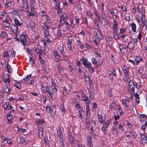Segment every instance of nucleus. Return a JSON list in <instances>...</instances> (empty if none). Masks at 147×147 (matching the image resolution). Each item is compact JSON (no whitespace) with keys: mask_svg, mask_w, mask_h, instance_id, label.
<instances>
[{"mask_svg":"<svg viewBox=\"0 0 147 147\" xmlns=\"http://www.w3.org/2000/svg\"><path fill=\"white\" fill-rule=\"evenodd\" d=\"M34 51L36 52L37 53H40V49L38 48L37 47H35L33 48Z\"/></svg>","mask_w":147,"mask_h":147,"instance_id":"obj_55","label":"nucleus"},{"mask_svg":"<svg viewBox=\"0 0 147 147\" xmlns=\"http://www.w3.org/2000/svg\"><path fill=\"white\" fill-rule=\"evenodd\" d=\"M44 141L45 145L48 146L49 144V141L48 140V138L47 136H45L44 139Z\"/></svg>","mask_w":147,"mask_h":147,"instance_id":"obj_42","label":"nucleus"},{"mask_svg":"<svg viewBox=\"0 0 147 147\" xmlns=\"http://www.w3.org/2000/svg\"><path fill=\"white\" fill-rule=\"evenodd\" d=\"M30 3L31 6V11L34 12L35 10L34 8L35 4L34 0H31Z\"/></svg>","mask_w":147,"mask_h":147,"instance_id":"obj_30","label":"nucleus"},{"mask_svg":"<svg viewBox=\"0 0 147 147\" xmlns=\"http://www.w3.org/2000/svg\"><path fill=\"white\" fill-rule=\"evenodd\" d=\"M31 75H28L26 76V77L23 79L24 81H27L29 80L31 78Z\"/></svg>","mask_w":147,"mask_h":147,"instance_id":"obj_45","label":"nucleus"},{"mask_svg":"<svg viewBox=\"0 0 147 147\" xmlns=\"http://www.w3.org/2000/svg\"><path fill=\"white\" fill-rule=\"evenodd\" d=\"M136 87L137 89H139L141 87V83L140 82H136Z\"/></svg>","mask_w":147,"mask_h":147,"instance_id":"obj_54","label":"nucleus"},{"mask_svg":"<svg viewBox=\"0 0 147 147\" xmlns=\"http://www.w3.org/2000/svg\"><path fill=\"white\" fill-rule=\"evenodd\" d=\"M60 1L59 0L56 2V5L55 6V8L56 9H60Z\"/></svg>","mask_w":147,"mask_h":147,"instance_id":"obj_44","label":"nucleus"},{"mask_svg":"<svg viewBox=\"0 0 147 147\" xmlns=\"http://www.w3.org/2000/svg\"><path fill=\"white\" fill-rule=\"evenodd\" d=\"M139 119L140 121H144L146 119V115L144 114H141L138 116Z\"/></svg>","mask_w":147,"mask_h":147,"instance_id":"obj_27","label":"nucleus"},{"mask_svg":"<svg viewBox=\"0 0 147 147\" xmlns=\"http://www.w3.org/2000/svg\"><path fill=\"white\" fill-rule=\"evenodd\" d=\"M46 111L50 113V116L52 118H54L56 114V109L55 105H47L46 107Z\"/></svg>","mask_w":147,"mask_h":147,"instance_id":"obj_2","label":"nucleus"},{"mask_svg":"<svg viewBox=\"0 0 147 147\" xmlns=\"http://www.w3.org/2000/svg\"><path fill=\"white\" fill-rule=\"evenodd\" d=\"M103 113L100 111L98 112V121L101 123H102L106 119V117L105 116H103Z\"/></svg>","mask_w":147,"mask_h":147,"instance_id":"obj_5","label":"nucleus"},{"mask_svg":"<svg viewBox=\"0 0 147 147\" xmlns=\"http://www.w3.org/2000/svg\"><path fill=\"white\" fill-rule=\"evenodd\" d=\"M58 49L60 52V54L63 57H65L66 56L65 53L64 51L63 47L59 46L58 47Z\"/></svg>","mask_w":147,"mask_h":147,"instance_id":"obj_23","label":"nucleus"},{"mask_svg":"<svg viewBox=\"0 0 147 147\" xmlns=\"http://www.w3.org/2000/svg\"><path fill=\"white\" fill-rule=\"evenodd\" d=\"M22 7L23 8L21 9L22 11H23L24 8L28 9V3L27 1L23 2L22 5Z\"/></svg>","mask_w":147,"mask_h":147,"instance_id":"obj_31","label":"nucleus"},{"mask_svg":"<svg viewBox=\"0 0 147 147\" xmlns=\"http://www.w3.org/2000/svg\"><path fill=\"white\" fill-rule=\"evenodd\" d=\"M113 25L111 27V28L113 30V32H117L118 30L117 27L118 26V23L117 20H113Z\"/></svg>","mask_w":147,"mask_h":147,"instance_id":"obj_11","label":"nucleus"},{"mask_svg":"<svg viewBox=\"0 0 147 147\" xmlns=\"http://www.w3.org/2000/svg\"><path fill=\"white\" fill-rule=\"evenodd\" d=\"M20 39L21 42L24 46H27L29 44V42L27 40L26 36L24 35L21 34L20 36Z\"/></svg>","mask_w":147,"mask_h":147,"instance_id":"obj_4","label":"nucleus"},{"mask_svg":"<svg viewBox=\"0 0 147 147\" xmlns=\"http://www.w3.org/2000/svg\"><path fill=\"white\" fill-rule=\"evenodd\" d=\"M6 67L8 73L11 74H12L13 72L12 69L8 63L7 64Z\"/></svg>","mask_w":147,"mask_h":147,"instance_id":"obj_37","label":"nucleus"},{"mask_svg":"<svg viewBox=\"0 0 147 147\" xmlns=\"http://www.w3.org/2000/svg\"><path fill=\"white\" fill-rule=\"evenodd\" d=\"M14 85V86L17 88L20 89L21 88V85L20 82L15 83Z\"/></svg>","mask_w":147,"mask_h":147,"instance_id":"obj_43","label":"nucleus"},{"mask_svg":"<svg viewBox=\"0 0 147 147\" xmlns=\"http://www.w3.org/2000/svg\"><path fill=\"white\" fill-rule=\"evenodd\" d=\"M122 69L124 75L128 76L129 73L128 68L124 65L122 68Z\"/></svg>","mask_w":147,"mask_h":147,"instance_id":"obj_28","label":"nucleus"},{"mask_svg":"<svg viewBox=\"0 0 147 147\" xmlns=\"http://www.w3.org/2000/svg\"><path fill=\"white\" fill-rule=\"evenodd\" d=\"M89 97L90 99H92L93 98V96L95 94V90L93 88H91L89 91Z\"/></svg>","mask_w":147,"mask_h":147,"instance_id":"obj_21","label":"nucleus"},{"mask_svg":"<svg viewBox=\"0 0 147 147\" xmlns=\"http://www.w3.org/2000/svg\"><path fill=\"white\" fill-rule=\"evenodd\" d=\"M141 23L142 24V27L144 26L146 27L147 26V20L146 19L145 17L144 14H141Z\"/></svg>","mask_w":147,"mask_h":147,"instance_id":"obj_10","label":"nucleus"},{"mask_svg":"<svg viewBox=\"0 0 147 147\" xmlns=\"http://www.w3.org/2000/svg\"><path fill=\"white\" fill-rule=\"evenodd\" d=\"M135 61L136 65H138L140 62H143V59L141 56L139 55L135 57Z\"/></svg>","mask_w":147,"mask_h":147,"instance_id":"obj_12","label":"nucleus"},{"mask_svg":"<svg viewBox=\"0 0 147 147\" xmlns=\"http://www.w3.org/2000/svg\"><path fill=\"white\" fill-rule=\"evenodd\" d=\"M91 62L94 64H96L97 63V61L95 58L93 57L91 59Z\"/></svg>","mask_w":147,"mask_h":147,"instance_id":"obj_58","label":"nucleus"},{"mask_svg":"<svg viewBox=\"0 0 147 147\" xmlns=\"http://www.w3.org/2000/svg\"><path fill=\"white\" fill-rule=\"evenodd\" d=\"M37 132L39 137L41 138H42L44 134V130L43 128L41 127H39L38 128Z\"/></svg>","mask_w":147,"mask_h":147,"instance_id":"obj_13","label":"nucleus"},{"mask_svg":"<svg viewBox=\"0 0 147 147\" xmlns=\"http://www.w3.org/2000/svg\"><path fill=\"white\" fill-rule=\"evenodd\" d=\"M60 108L61 110L63 112L65 113V107L64 105L62 104L60 105Z\"/></svg>","mask_w":147,"mask_h":147,"instance_id":"obj_51","label":"nucleus"},{"mask_svg":"<svg viewBox=\"0 0 147 147\" xmlns=\"http://www.w3.org/2000/svg\"><path fill=\"white\" fill-rule=\"evenodd\" d=\"M83 64L87 68H89L92 66V63L89 61L86 58H83L82 59Z\"/></svg>","mask_w":147,"mask_h":147,"instance_id":"obj_6","label":"nucleus"},{"mask_svg":"<svg viewBox=\"0 0 147 147\" xmlns=\"http://www.w3.org/2000/svg\"><path fill=\"white\" fill-rule=\"evenodd\" d=\"M119 129L121 130L122 131H125L124 127L121 125V123H119L118 125Z\"/></svg>","mask_w":147,"mask_h":147,"instance_id":"obj_52","label":"nucleus"},{"mask_svg":"<svg viewBox=\"0 0 147 147\" xmlns=\"http://www.w3.org/2000/svg\"><path fill=\"white\" fill-rule=\"evenodd\" d=\"M52 80V79L51 88L53 91L56 92L57 91L58 87L56 86L55 83Z\"/></svg>","mask_w":147,"mask_h":147,"instance_id":"obj_24","label":"nucleus"},{"mask_svg":"<svg viewBox=\"0 0 147 147\" xmlns=\"http://www.w3.org/2000/svg\"><path fill=\"white\" fill-rule=\"evenodd\" d=\"M68 37V41L67 43L69 44H71L72 41V37L71 36H69Z\"/></svg>","mask_w":147,"mask_h":147,"instance_id":"obj_64","label":"nucleus"},{"mask_svg":"<svg viewBox=\"0 0 147 147\" xmlns=\"http://www.w3.org/2000/svg\"><path fill=\"white\" fill-rule=\"evenodd\" d=\"M7 123L8 124H11L12 123V119L13 117L12 115L10 113L7 114Z\"/></svg>","mask_w":147,"mask_h":147,"instance_id":"obj_20","label":"nucleus"},{"mask_svg":"<svg viewBox=\"0 0 147 147\" xmlns=\"http://www.w3.org/2000/svg\"><path fill=\"white\" fill-rule=\"evenodd\" d=\"M54 55L57 61H59L61 60V58L60 55H59L58 52L57 51L54 50L53 51Z\"/></svg>","mask_w":147,"mask_h":147,"instance_id":"obj_22","label":"nucleus"},{"mask_svg":"<svg viewBox=\"0 0 147 147\" xmlns=\"http://www.w3.org/2000/svg\"><path fill=\"white\" fill-rule=\"evenodd\" d=\"M117 32H112V34L113 36V38L115 40H117L119 38V36Z\"/></svg>","mask_w":147,"mask_h":147,"instance_id":"obj_40","label":"nucleus"},{"mask_svg":"<svg viewBox=\"0 0 147 147\" xmlns=\"http://www.w3.org/2000/svg\"><path fill=\"white\" fill-rule=\"evenodd\" d=\"M121 102L122 103L125 105V107L126 109H128L129 107L128 105L126 103L125 100L123 99L122 100H121Z\"/></svg>","mask_w":147,"mask_h":147,"instance_id":"obj_50","label":"nucleus"},{"mask_svg":"<svg viewBox=\"0 0 147 147\" xmlns=\"http://www.w3.org/2000/svg\"><path fill=\"white\" fill-rule=\"evenodd\" d=\"M83 93L82 100L85 102L86 104L90 103V100L88 99V97L85 94L84 92H83Z\"/></svg>","mask_w":147,"mask_h":147,"instance_id":"obj_17","label":"nucleus"},{"mask_svg":"<svg viewBox=\"0 0 147 147\" xmlns=\"http://www.w3.org/2000/svg\"><path fill=\"white\" fill-rule=\"evenodd\" d=\"M129 26H131V30L134 32H136V26L134 22H133L129 24Z\"/></svg>","mask_w":147,"mask_h":147,"instance_id":"obj_29","label":"nucleus"},{"mask_svg":"<svg viewBox=\"0 0 147 147\" xmlns=\"http://www.w3.org/2000/svg\"><path fill=\"white\" fill-rule=\"evenodd\" d=\"M46 92H47L49 94V98L50 99H53L52 95H53V93L49 90H49H47V91Z\"/></svg>","mask_w":147,"mask_h":147,"instance_id":"obj_39","label":"nucleus"},{"mask_svg":"<svg viewBox=\"0 0 147 147\" xmlns=\"http://www.w3.org/2000/svg\"><path fill=\"white\" fill-rule=\"evenodd\" d=\"M112 133L113 135L116 136H118L119 134V132L117 130L115 127L112 128Z\"/></svg>","mask_w":147,"mask_h":147,"instance_id":"obj_25","label":"nucleus"},{"mask_svg":"<svg viewBox=\"0 0 147 147\" xmlns=\"http://www.w3.org/2000/svg\"><path fill=\"white\" fill-rule=\"evenodd\" d=\"M127 47L128 49H131L133 48V44L131 42H129L127 45Z\"/></svg>","mask_w":147,"mask_h":147,"instance_id":"obj_41","label":"nucleus"},{"mask_svg":"<svg viewBox=\"0 0 147 147\" xmlns=\"http://www.w3.org/2000/svg\"><path fill=\"white\" fill-rule=\"evenodd\" d=\"M129 133L132 135L134 138H135L137 137V133L132 129H130L129 131Z\"/></svg>","mask_w":147,"mask_h":147,"instance_id":"obj_33","label":"nucleus"},{"mask_svg":"<svg viewBox=\"0 0 147 147\" xmlns=\"http://www.w3.org/2000/svg\"><path fill=\"white\" fill-rule=\"evenodd\" d=\"M0 36L2 37H5L7 36V35L6 32L2 31L1 34Z\"/></svg>","mask_w":147,"mask_h":147,"instance_id":"obj_53","label":"nucleus"},{"mask_svg":"<svg viewBox=\"0 0 147 147\" xmlns=\"http://www.w3.org/2000/svg\"><path fill=\"white\" fill-rule=\"evenodd\" d=\"M3 107L6 110V109L7 110H11V111H14V108L12 106L9 104V102H6L3 105Z\"/></svg>","mask_w":147,"mask_h":147,"instance_id":"obj_8","label":"nucleus"},{"mask_svg":"<svg viewBox=\"0 0 147 147\" xmlns=\"http://www.w3.org/2000/svg\"><path fill=\"white\" fill-rule=\"evenodd\" d=\"M129 85L131 92L133 93L134 92V85L132 81L130 80L129 81Z\"/></svg>","mask_w":147,"mask_h":147,"instance_id":"obj_14","label":"nucleus"},{"mask_svg":"<svg viewBox=\"0 0 147 147\" xmlns=\"http://www.w3.org/2000/svg\"><path fill=\"white\" fill-rule=\"evenodd\" d=\"M12 141L13 140H11L10 139H9L7 140V143L8 144L11 145L13 143Z\"/></svg>","mask_w":147,"mask_h":147,"instance_id":"obj_63","label":"nucleus"},{"mask_svg":"<svg viewBox=\"0 0 147 147\" xmlns=\"http://www.w3.org/2000/svg\"><path fill=\"white\" fill-rule=\"evenodd\" d=\"M3 56L4 57L8 58L9 57V54L7 51H5L3 53Z\"/></svg>","mask_w":147,"mask_h":147,"instance_id":"obj_62","label":"nucleus"},{"mask_svg":"<svg viewBox=\"0 0 147 147\" xmlns=\"http://www.w3.org/2000/svg\"><path fill=\"white\" fill-rule=\"evenodd\" d=\"M56 10H57V14L59 15L60 16H63V15L62 14L63 13V12L61 11V9H57Z\"/></svg>","mask_w":147,"mask_h":147,"instance_id":"obj_59","label":"nucleus"},{"mask_svg":"<svg viewBox=\"0 0 147 147\" xmlns=\"http://www.w3.org/2000/svg\"><path fill=\"white\" fill-rule=\"evenodd\" d=\"M86 14L87 16L88 17V18H90L92 19V15L90 11L89 10H87L86 11Z\"/></svg>","mask_w":147,"mask_h":147,"instance_id":"obj_48","label":"nucleus"},{"mask_svg":"<svg viewBox=\"0 0 147 147\" xmlns=\"http://www.w3.org/2000/svg\"><path fill=\"white\" fill-rule=\"evenodd\" d=\"M4 92L9 94L11 92L10 89L8 87H5L3 89Z\"/></svg>","mask_w":147,"mask_h":147,"instance_id":"obj_38","label":"nucleus"},{"mask_svg":"<svg viewBox=\"0 0 147 147\" xmlns=\"http://www.w3.org/2000/svg\"><path fill=\"white\" fill-rule=\"evenodd\" d=\"M11 29L16 36H17L20 33L18 30V28L15 25H13Z\"/></svg>","mask_w":147,"mask_h":147,"instance_id":"obj_9","label":"nucleus"},{"mask_svg":"<svg viewBox=\"0 0 147 147\" xmlns=\"http://www.w3.org/2000/svg\"><path fill=\"white\" fill-rule=\"evenodd\" d=\"M126 30V29L125 28L122 27L120 29V32L119 33H123Z\"/></svg>","mask_w":147,"mask_h":147,"instance_id":"obj_61","label":"nucleus"},{"mask_svg":"<svg viewBox=\"0 0 147 147\" xmlns=\"http://www.w3.org/2000/svg\"><path fill=\"white\" fill-rule=\"evenodd\" d=\"M147 121H146L144 124L142 125L141 127V129L143 130L144 131L146 129V127H147V124H146Z\"/></svg>","mask_w":147,"mask_h":147,"instance_id":"obj_56","label":"nucleus"},{"mask_svg":"<svg viewBox=\"0 0 147 147\" xmlns=\"http://www.w3.org/2000/svg\"><path fill=\"white\" fill-rule=\"evenodd\" d=\"M9 77V76L8 74H3V80L5 83L9 84L10 82Z\"/></svg>","mask_w":147,"mask_h":147,"instance_id":"obj_16","label":"nucleus"},{"mask_svg":"<svg viewBox=\"0 0 147 147\" xmlns=\"http://www.w3.org/2000/svg\"><path fill=\"white\" fill-rule=\"evenodd\" d=\"M138 11L140 13H142L144 10L143 5L141 4H140L138 7Z\"/></svg>","mask_w":147,"mask_h":147,"instance_id":"obj_34","label":"nucleus"},{"mask_svg":"<svg viewBox=\"0 0 147 147\" xmlns=\"http://www.w3.org/2000/svg\"><path fill=\"white\" fill-rule=\"evenodd\" d=\"M110 123V121L109 120H107L103 124L102 126L104 127L107 128Z\"/></svg>","mask_w":147,"mask_h":147,"instance_id":"obj_35","label":"nucleus"},{"mask_svg":"<svg viewBox=\"0 0 147 147\" xmlns=\"http://www.w3.org/2000/svg\"><path fill=\"white\" fill-rule=\"evenodd\" d=\"M68 138L69 144H74V139L72 133L70 132L68 133Z\"/></svg>","mask_w":147,"mask_h":147,"instance_id":"obj_15","label":"nucleus"},{"mask_svg":"<svg viewBox=\"0 0 147 147\" xmlns=\"http://www.w3.org/2000/svg\"><path fill=\"white\" fill-rule=\"evenodd\" d=\"M101 40V38L99 36H97L95 37V39L94 41V42L96 46L98 45Z\"/></svg>","mask_w":147,"mask_h":147,"instance_id":"obj_32","label":"nucleus"},{"mask_svg":"<svg viewBox=\"0 0 147 147\" xmlns=\"http://www.w3.org/2000/svg\"><path fill=\"white\" fill-rule=\"evenodd\" d=\"M49 88L46 86H45L44 87H43L41 89L43 92L46 93L47 91V90H49Z\"/></svg>","mask_w":147,"mask_h":147,"instance_id":"obj_60","label":"nucleus"},{"mask_svg":"<svg viewBox=\"0 0 147 147\" xmlns=\"http://www.w3.org/2000/svg\"><path fill=\"white\" fill-rule=\"evenodd\" d=\"M94 24L96 25L98 28H99V21L98 20L96 19V20H94Z\"/></svg>","mask_w":147,"mask_h":147,"instance_id":"obj_57","label":"nucleus"},{"mask_svg":"<svg viewBox=\"0 0 147 147\" xmlns=\"http://www.w3.org/2000/svg\"><path fill=\"white\" fill-rule=\"evenodd\" d=\"M44 122L45 121L43 119H38L36 121V125H42Z\"/></svg>","mask_w":147,"mask_h":147,"instance_id":"obj_26","label":"nucleus"},{"mask_svg":"<svg viewBox=\"0 0 147 147\" xmlns=\"http://www.w3.org/2000/svg\"><path fill=\"white\" fill-rule=\"evenodd\" d=\"M56 67L58 69V71L59 73H61L62 72V69L60 67V64L59 63L57 64L56 65Z\"/></svg>","mask_w":147,"mask_h":147,"instance_id":"obj_46","label":"nucleus"},{"mask_svg":"<svg viewBox=\"0 0 147 147\" xmlns=\"http://www.w3.org/2000/svg\"><path fill=\"white\" fill-rule=\"evenodd\" d=\"M27 27L29 28H30L32 30H34L35 28V24L33 22L30 21L27 24Z\"/></svg>","mask_w":147,"mask_h":147,"instance_id":"obj_18","label":"nucleus"},{"mask_svg":"<svg viewBox=\"0 0 147 147\" xmlns=\"http://www.w3.org/2000/svg\"><path fill=\"white\" fill-rule=\"evenodd\" d=\"M92 138L90 136H88L86 138V141L89 147H93Z\"/></svg>","mask_w":147,"mask_h":147,"instance_id":"obj_19","label":"nucleus"},{"mask_svg":"<svg viewBox=\"0 0 147 147\" xmlns=\"http://www.w3.org/2000/svg\"><path fill=\"white\" fill-rule=\"evenodd\" d=\"M140 138L142 144L144 145L147 143V137L145 134H140Z\"/></svg>","mask_w":147,"mask_h":147,"instance_id":"obj_7","label":"nucleus"},{"mask_svg":"<svg viewBox=\"0 0 147 147\" xmlns=\"http://www.w3.org/2000/svg\"><path fill=\"white\" fill-rule=\"evenodd\" d=\"M12 5V1H11L7 0L6 3L5 4V7H10Z\"/></svg>","mask_w":147,"mask_h":147,"instance_id":"obj_36","label":"nucleus"},{"mask_svg":"<svg viewBox=\"0 0 147 147\" xmlns=\"http://www.w3.org/2000/svg\"><path fill=\"white\" fill-rule=\"evenodd\" d=\"M119 48L121 52H122V50L125 49H126V47L123 45L120 44L119 45Z\"/></svg>","mask_w":147,"mask_h":147,"instance_id":"obj_49","label":"nucleus"},{"mask_svg":"<svg viewBox=\"0 0 147 147\" xmlns=\"http://www.w3.org/2000/svg\"><path fill=\"white\" fill-rule=\"evenodd\" d=\"M57 135L58 139L60 142V145L63 146H64L63 142V135L61 128L59 127H57L56 129Z\"/></svg>","mask_w":147,"mask_h":147,"instance_id":"obj_3","label":"nucleus"},{"mask_svg":"<svg viewBox=\"0 0 147 147\" xmlns=\"http://www.w3.org/2000/svg\"><path fill=\"white\" fill-rule=\"evenodd\" d=\"M14 23L17 26H19L21 25V24L20 23L19 20L17 18L14 19Z\"/></svg>","mask_w":147,"mask_h":147,"instance_id":"obj_47","label":"nucleus"},{"mask_svg":"<svg viewBox=\"0 0 147 147\" xmlns=\"http://www.w3.org/2000/svg\"><path fill=\"white\" fill-rule=\"evenodd\" d=\"M42 29L44 32V36H45V39L47 42H51L50 40V36L49 34V27L46 22L42 26Z\"/></svg>","mask_w":147,"mask_h":147,"instance_id":"obj_1","label":"nucleus"}]
</instances>
